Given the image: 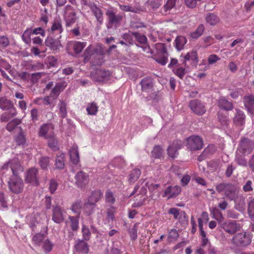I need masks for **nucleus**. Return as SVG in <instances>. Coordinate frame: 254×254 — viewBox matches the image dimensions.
<instances>
[{
  "label": "nucleus",
  "instance_id": "obj_28",
  "mask_svg": "<svg viewBox=\"0 0 254 254\" xmlns=\"http://www.w3.org/2000/svg\"><path fill=\"white\" fill-rule=\"evenodd\" d=\"M218 106L221 108L227 111L231 110L233 108L232 103L228 101L225 98L222 97L218 100Z\"/></svg>",
  "mask_w": 254,
  "mask_h": 254
},
{
  "label": "nucleus",
  "instance_id": "obj_20",
  "mask_svg": "<svg viewBox=\"0 0 254 254\" xmlns=\"http://www.w3.org/2000/svg\"><path fill=\"white\" fill-rule=\"evenodd\" d=\"M246 116L244 112L239 110L236 109V112L233 119L234 124L236 126H242L245 123Z\"/></svg>",
  "mask_w": 254,
  "mask_h": 254
},
{
  "label": "nucleus",
  "instance_id": "obj_45",
  "mask_svg": "<svg viewBox=\"0 0 254 254\" xmlns=\"http://www.w3.org/2000/svg\"><path fill=\"white\" fill-rule=\"evenodd\" d=\"M70 222V227L73 231H76L78 228L79 218L78 217L69 216Z\"/></svg>",
  "mask_w": 254,
  "mask_h": 254
},
{
  "label": "nucleus",
  "instance_id": "obj_5",
  "mask_svg": "<svg viewBox=\"0 0 254 254\" xmlns=\"http://www.w3.org/2000/svg\"><path fill=\"white\" fill-rule=\"evenodd\" d=\"M111 75L109 70L97 69L90 73L92 79L94 81L102 82L107 80Z\"/></svg>",
  "mask_w": 254,
  "mask_h": 254
},
{
  "label": "nucleus",
  "instance_id": "obj_40",
  "mask_svg": "<svg viewBox=\"0 0 254 254\" xmlns=\"http://www.w3.org/2000/svg\"><path fill=\"white\" fill-rule=\"evenodd\" d=\"M210 214L213 219H216L220 222L223 219L222 213L216 207L213 208L210 210Z\"/></svg>",
  "mask_w": 254,
  "mask_h": 254
},
{
  "label": "nucleus",
  "instance_id": "obj_1",
  "mask_svg": "<svg viewBox=\"0 0 254 254\" xmlns=\"http://www.w3.org/2000/svg\"><path fill=\"white\" fill-rule=\"evenodd\" d=\"M13 175L10 177L7 182L9 190L14 194H19L24 188L23 180L18 176L17 170L11 168Z\"/></svg>",
  "mask_w": 254,
  "mask_h": 254
},
{
  "label": "nucleus",
  "instance_id": "obj_35",
  "mask_svg": "<svg viewBox=\"0 0 254 254\" xmlns=\"http://www.w3.org/2000/svg\"><path fill=\"white\" fill-rule=\"evenodd\" d=\"M184 59L185 61H192L195 65H196L198 62L197 54L195 51L193 50L187 53L184 57Z\"/></svg>",
  "mask_w": 254,
  "mask_h": 254
},
{
  "label": "nucleus",
  "instance_id": "obj_47",
  "mask_svg": "<svg viewBox=\"0 0 254 254\" xmlns=\"http://www.w3.org/2000/svg\"><path fill=\"white\" fill-rule=\"evenodd\" d=\"M131 34L139 43L145 44L147 43V38L144 35H141L138 32H131Z\"/></svg>",
  "mask_w": 254,
  "mask_h": 254
},
{
  "label": "nucleus",
  "instance_id": "obj_26",
  "mask_svg": "<svg viewBox=\"0 0 254 254\" xmlns=\"http://www.w3.org/2000/svg\"><path fill=\"white\" fill-rule=\"evenodd\" d=\"M96 207V204H94L93 202L87 201L84 203L83 212L85 215L90 216L94 212Z\"/></svg>",
  "mask_w": 254,
  "mask_h": 254
},
{
  "label": "nucleus",
  "instance_id": "obj_60",
  "mask_svg": "<svg viewBox=\"0 0 254 254\" xmlns=\"http://www.w3.org/2000/svg\"><path fill=\"white\" fill-rule=\"evenodd\" d=\"M229 185L230 184L228 183H220L216 186V190L219 193L221 192H225Z\"/></svg>",
  "mask_w": 254,
  "mask_h": 254
},
{
  "label": "nucleus",
  "instance_id": "obj_44",
  "mask_svg": "<svg viewBox=\"0 0 254 254\" xmlns=\"http://www.w3.org/2000/svg\"><path fill=\"white\" fill-rule=\"evenodd\" d=\"M83 239L85 241H89L91 238V232L88 226L82 225L81 230Z\"/></svg>",
  "mask_w": 254,
  "mask_h": 254
},
{
  "label": "nucleus",
  "instance_id": "obj_52",
  "mask_svg": "<svg viewBox=\"0 0 254 254\" xmlns=\"http://www.w3.org/2000/svg\"><path fill=\"white\" fill-rule=\"evenodd\" d=\"M86 110L89 115H95L98 111V106L95 103H91L88 105Z\"/></svg>",
  "mask_w": 254,
  "mask_h": 254
},
{
  "label": "nucleus",
  "instance_id": "obj_61",
  "mask_svg": "<svg viewBox=\"0 0 254 254\" xmlns=\"http://www.w3.org/2000/svg\"><path fill=\"white\" fill-rule=\"evenodd\" d=\"M105 198L106 201L109 203L113 204L115 202V198L113 196V194L112 192L110 190L106 192L105 194Z\"/></svg>",
  "mask_w": 254,
  "mask_h": 254
},
{
  "label": "nucleus",
  "instance_id": "obj_36",
  "mask_svg": "<svg viewBox=\"0 0 254 254\" xmlns=\"http://www.w3.org/2000/svg\"><path fill=\"white\" fill-rule=\"evenodd\" d=\"M101 194L102 193L100 190H95L92 192L87 201L90 202H93L94 204H96V203L101 198Z\"/></svg>",
  "mask_w": 254,
  "mask_h": 254
},
{
  "label": "nucleus",
  "instance_id": "obj_4",
  "mask_svg": "<svg viewBox=\"0 0 254 254\" xmlns=\"http://www.w3.org/2000/svg\"><path fill=\"white\" fill-rule=\"evenodd\" d=\"M254 149V142L246 138L242 139L238 146L237 151L244 155H248L252 153Z\"/></svg>",
  "mask_w": 254,
  "mask_h": 254
},
{
  "label": "nucleus",
  "instance_id": "obj_58",
  "mask_svg": "<svg viewBox=\"0 0 254 254\" xmlns=\"http://www.w3.org/2000/svg\"><path fill=\"white\" fill-rule=\"evenodd\" d=\"M58 186V183L55 179L51 180L49 182V187L50 192L54 193L57 189Z\"/></svg>",
  "mask_w": 254,
  "mask_h": 254
},
{
  "label": "nucleus",
  "instance_id": "obj_13",
  "mask_svg": "<svg viewBox=\"0 0 254 254\" xmlns=\"http://www.w3.org/2000/svg\"><path fill=\"white\" fill-rule=\"evenodd\" d=\"M106 15L108 16L109 24L116 26L120 24L123 18L122 15L116 14L112 10H108L106 12Z\"/></svg>",
  "mask_w": 254,
  "mask_h": 254
},
{
  "label": "nucleus",
  "instance_id": "obj_39",
  "mask_svg": "<svg viewBox=\"0 0 254 254\" xmlns=\"http://www.w3.org/2000/svg\"><path fill=\"white\" fill-rule=\"evenodd\" d=\"M93 55H94L93 48L91 46H89L85 49L83 54L84 62L86 63L88 62L90 60L91 57Z\"/></svg>",
  "mask_w": 254,
  "mask_h": 254
},
{
  "label": "nucleus",
  "instance_id": "obj_10",
  "mask_svg": "<svg viewBox=\"0 0 254 254\" xmlns=\"http://www.w3.org/2000/svg\"><path fill=\"white\" fill-rule=\"evenodd\" d=\"M65 211L59 205L54 206L52 210V220L58 224L64 219Z\"/></svg>",
  "mask_w": 254,
  "mask_h": 254
},
{
  "label": "nucleus",
  "instance_id": "obj_38",
  "mask_svg": "<svg viewBox=\"0 0 254 254\" xmlns=\"http://www.w3.org/2000/svg\"><path fill=\"white\" fill-rule=\"evenodd\" d=\"M59 114L61 118L64 119L67 116L66 104L63 101H60L58 105Z\"/></svg>",
  "mask_w": 254,
  "mask_h": 254
},
{
  "label": "nucleus",
  "instance_id": "obj_50",
  "mask_svg": "<svg viewBox=\"0 0 254 254\" xmlns=\"http://www.w3.org/2000/svg\"><path fill=\"white\" fill-rule=\"evenodd\" d=\"M81 200H76L73 203L71 206V210L75 213L77 214L78 215L80 214L81 208Z\"/></svg>",
  "mask_w": 254,
  "mask_h": 254
},
{
  "label": "nucleus",
  "instance_id": "obj_32",
  "mask_svg": "<svg viewBox=\"0 0 254 254\" xmlns=\"http://www.w3.org/2000/svg\"><path fill=\"white\" fill-rule=\"evenodd\" d=\"M206 22L210 25H215L220 21L219 18L214 13H209L206 14L205 17Z\"/></svg>",
  "mask_w": 254,
  "mask_h": 254
},
{
  "label": "nucleus",
  "instance_id": "obj_8",
  "mask_svg": "<svg viewBox=\"0 0 254 254\" xmlns=\"http://www.w3.org/2000/svg\"><path fill=\"white\" fill-rule=\"evenodd\" d=\"M74 178L76 185L81 189L85 188L89 182L88 174L81 171L77 173Z\"/></svg>",
  "mask_w": 254,
  "mask_h": 254
},
{
  "label": "nucleus",
  "instance_id": "obj_37",
  "mask_svg": "<svg viewBox=\"0 0 254 254\" xmlns=\"http://www.w3.org/2000/svg\"><path fill=\"white\" fill-rule=\"evenodd\" d=\"M187 42L186 38L183 36H178L175 40V46L176 49L178 51H180L183 49L184 46Z\"/></svg>",
  "mask_w": 254,
  "mask_h": 254
},
{
  "label": "nucleus",
  "instance_id": "obj_42",
  "mask_svg": "<svg viewBox=\"0 0 254 254\" xmlns=\"http://www.w3.org/2000/svg\"><path fill=\"white\" fill-rule=\"evenodd\" d=\"M34 103L38 105H49L50 106L53 107V106L52 105V103L50 101V96H46L44 98H39L34 100Z\"/></svg>",
  "mask_w": 254,
  "mask_h": 254
},
{
  "label": "nucleus",
  "instance_id": "obj_63",
  "mask_svg": "<svg viewBox=\"0 0 254 254\" xmlns=\"http://www.w3.org/2000/svg\"><path fill=\"white\" fill-rule=\"evenodd\" d=\"M130 238L132 240H134L137 237V229L136 225H134L132 228L129 231Z\"/></svg>",
  "mask_w": 254,
  "mask_h": 254
},
{
  "label": "nucleus",
  "instance_id": "obj_24",
  "mask_svg": "<svg viewBox=\"0 0 254 254\" xmlns=\"http://www.w3.org/2000/svg\"><path fill=\"white\" fill-rule=\"evenodd\" d=\"M176 0H167L166 3L161 9V12L163 15H167L171 9L175 5Z\"/></svg>",
  "mask_w": 254,
  "mask_h": 254
},
{
  "label": "nucleus",
  "instance_id": "obj_15",
  "mask_svg": "<svg viewBox=\"0 0 254 254\" xmlns=\"http://www.w3.org/2000/svg\"><path fill=\"white\" fill-rule=\"evenodd\" d=\"M222 227L229 234H233L239 230L240 226L236 221H233L224 222Z\"/></svg>",
  "mask_w": 254,
  "mask_h": 254
},
{
  "label": "nucleus",
  "instance_id": "obj_3",
  "mask_svg": "<svg viewBox=\"0 0 254 254\" xmlns=\"http://www.w3.org/2000/svg\"><path fill=\"white\" fill-rule=\"evenodd\" d=\"M38 172L39 170L37 168L32 167L28 169L25 173V182L32 186H39Z\"/></svg>",
  "mask_w": 254,
  "mask_h": 254
},
{
  "label": "nucleus",
  "instance_id": "obj_25",
  "mask_svg": "<svg viewBox=\"0 0 254 254\" xmlns=\"http://www.w3.org/2000/svg\"><path fill=\"white\" fill-rule=\"evenodd\" d=\"M119 6L120 9L124 11L139 13V11L141 10L140 6L137 4H135L134 6H131L129 5H123L119 4Z\"/></svg>",
  "mask_w": 254,
  "mask_h": 254
},
{
  "label": "nucleus",
  "instance_id": "obj_18",
  "mask_svg": "<svg viewBox=\"0 0 254 254\" xmlns=\"http://www.w3.org/2000/svg\"><path fill=\"white\" fill-rule=\"evenodd\" d=\"M234 201V208L242 212L245 210L246 206L245 197L243 195H239L238 194L233 200Z\"/></svg>",
  "mask_w": 254,
  "mask_h": 254
},
{
  "label": "nucleus",
  "instance_id": "obj_23",
  "mask_svg": "<svg viewBox=\"0 0 254 254\" xmlns=\"http://www.w3.org/2000/svg\"><path fill=\"white\" fill-rule=\"evenodd\" d=\"M48 146L54 151L59 150V145L57 138L54 135H50L47 138Z\"/></svg>",
  "mask_w": 254,
  "mask_h": 254
},
{
  "label": "nucleus",
  "instance_id": "obj_43",
  "mask_svg": "<svg viewBox=\"0 0 254 254\" xmlns=\"http://www.w3.org/2000/svg\"><path fill=\"white\" fill-rule=\"evenodd\" d=\"M86 46V42H76L73 44V49L75 53L79 54Z\"/></svg>",
  "mask_w": 254,
  "mask_h": 254
},
{
  "label": "nucleus",
  "instance_id": "obj_46",
  "mask_svg": "<svg viewBox=\"0 0 254 254\" xmlns=\"http://www.w3.org/2000/svg\"><path fill=\"white\" fill-rule=\"evenodd\" d=\"M204 30V25L200 24L195 31L191 33L190 36L192 38L197 39L203 34Z\"/></svg>",
  "mask_w": 254,
  "mask_h": 254
},
{
  "label": "nucleus",
  "instance_id": "obj_27",
  "mask_svg": "<svg viewBox=\"0 0 254 254\" xmlns=\"http://www.w3.org/2000/svg\"><path fill=\"white\" fill-rule=\"evenodd\" d=\"M54 129V127L51 124H46L42 125L40 129L39 135L45 138L48 137L47 134Z\"/></svg>",
  "mask_w": 254,
  "mask_h": 254
},
{
  "label": "nucleus",
  "instance_id": "obj_19",
  "mask_svg": "<svg viewBox=\"0 0 254 254\" xmlns=\"http://www.w3.org/2000/svg\"><path fill=\"white\" fill-rule=\"evenodd\" d=\"M181 147V142L179 141H175L172 145L168 147L167 149L169 156L173 158L176 157L178 154V150Z\"/></svg>",
  "mask_w": 254,
  "mask_h": 254
},
{
  "label": "nucleus",
  "instance_id": "obj_48",
  "mask_svg": "<svg viewBox=\"0 0 254 254\" xmlns=\"http://www.w3.org/2000/svg\"><path fill=\"white\" fill-rule=\"evenodd\" d=\"M21 121L18 119H15L9 122L6 127V128L9 131H12L19 124Z\"/></svg>",
  "mask_w": 254,
  "mask_h": 254
},
{
  "label": "nucleus",
  "instance_id": "obj_33",
  "mask_svg": "<svg viewBox=\"0 0 254 254\" xmlns=\"http://www.w3.org/2000/svg\"><path fill=\"white\" fill-rule=\"evenodd\" d=\"M56 167L60 170L63 169L64 167V154L60 153L56 156L55 160Z\"/></svg>",
  "mask_w": 254,
  "mask_h": 254
},
{
  "label": "nucleus",
  "instance_id": "obj_62",
  "mask_svg": "<svg viewBox=\"0 0 254 254\" xmlns=\"http://www.w3.org/2000/svg\"><path fill=\"white\" fill-rule=\"evenodd\" d=\"M242 89L241 88H237L232 90L230 94V96L234 99H237L240 95H242Z\"/></svg>",
  "mask_w": 254,
  "mask_h": 254
},
{
  "label": "nucleus",
  "instance_id": "obj_7",
  "mask_svg": "<svg viewBox=\"0 0 254 254\" xmlns=\"http://www.w3.org/2000/svg\"><path fill=\"white\" fill-rule=\"evenodd\" d=\"M203 147L202 139L198 136L193 135L188 139L187 147L190 150H197Z\"/></svg>",
  "mask_w": 254,
  "mask_h": 254
},
{
  "label": "nucleus",
  "instance_id": "obj_21",
  "mask_svg": "<svg viewBox=\"0 0 254 254\" xmlns=\"http://www.w3.org/2000/svg\"><path fill=\"white\" fill-rule=\"evenodd\" d=\"M225 196L230 201H232L238 195V192L236 188L234 185L230 184L229 187L227 188L225 193Z\"/></svg>",
  "mask_w": 254,
  "mask_h": 254
},
{
  "label": "nucleus",
  "instance_id": "obj_41",
  "mask_svg": "<svg viewBox=\"0 0 254 254\" xmlns=\"http://www.w3.org/2000/svg\"><path fill=\"white\" fill-rule=\"evenodd\" d=\"M163 154V150L159 145L155 146L151 152V156L155 159H159Z\"/></svg>",
  "mask_w": 254,
  "mask_h": 254
},
{
  "label": "nucleus",
  "instance_id": "obj_22",
  "mask_svg": "<svg viewBox=\"0 0 254 254\" xmlns=\"http://www.w3.org/2000/svg\"><path fill=\"white\" fill-rule=\"evenodd\" d=\"M69 154L71 162L74 164H77L79 161L77 146L73 145L69 151Z\"/></svg>",
  "mask_w": 254,
  "mask_h": 254
},
{
  "label": "nucleus",
  "instance_id": "obj_2",
  "mask_svg": "<svg viewBox=\"0 0 254 254\" xmlns=\"http://www.w3.org/2000/svg\"><path fill=\"white\" fill-rule=\"evenodd\" d=\"M64 19L66 26H71L77 19L76 13L74 8L70 5H66L64 10Z\"/></svg>",
  "mask_w": 254,
  "mask_h": 254
},
{
  "label": "nucleus",
  "instance_id": "obj_34",
  "mask_svg": "<svg viewBox=\"0 0 254 254\" xmlns=\"http://www.w3.org/2000/svg\"><path fill=\"white\" fill-rule=\"evenodd\" d=\"M140 174L141 171L139 169H133L129 175L128 182L130 184L134 183L139 178Z\"/></svg>",
  "mask_w": 254,
  "mask_h": 254
},
{
  "label": "nucleus",
  "instance_id": "obj_56",
  "mask_svg": "<svg viewBox=\"0 0 254 254\" xmlns=\"http://www.w3.org/2000/svg\"><path fill=\"white\" fill-rule=\"evenodd\" d=\"M162 2L163 0H149L147 3L152 8L156 9L162 4Z\"/></svg>",
  "mask_w": 254,
  "mask_h": 254
},
{
  "label": "nucleus",
  "instance_id": "obj_16",
  "mask_svg": "<svg viewBox=\"0 0 254 254\" xmlns=\"http://www.w3.org/2000/svg\"><path fill=\"white\" fill-rule=\"evenodd\" d=\"M244 105L249 113L254 115V95H249L243 98Z\"/></svg>",
  "mask_w": 254,
  "mask_h": 254
},
{
  "label": "nucleus",
  "instance_id": "obj_30",
  "mask_svg": "<svg viewBox=\"0 0 254 254\" xmlns=\"http://www.w3.org/2000/svg\"><path fill=\"white\" fill-rule=\"evenodd\" d=\"M245 155H244V154L236 151L235 161L239 165L244 167L247 166V162L245 157Z\"/></svg>",
  "mask_w": 254,
  "mask_h": 254
},
{
  "label": "nucleus",
  "instance_id": "obj_55",
  "mask_svg": "<svg viewBox=\"0 0 254 254\" xmlns=\"http://www.w3.org/2000/svg\"><path fill=\"white\" fill-rule=\"evenodd\" d=\"M218 118L222 126L225 127L227 126L228 125L229 120L228 117L226 115H223L220 112H218Z\"/></svg>",
  "mask_w": 254,
  "mask_h": 254
},
{
  "label": "nucleus",
  "instance_id": "obj_12",
  "mask_svg": "<svg viewBox=\"0 0 254 254\" xmlns=\"http://www.w3.org/2000/svg\"><path fill=\"white\" fill-rule=\"evenodd\" d=\"M90 8L93 15L96 17L97 21L100 24L103 23V12L101 8L94 2H89L87 4Z\"/></svg>",
  "mask_w": 254,
  "mask_h": 254
},
{
  "label": "nucleus",
  "instance_id": "obj_9",
  "mask_svg": "<svg viewBox=\"0 0 254 254\" xmlns=\"http://www.w3.org/2000/svg\"><path fill=\"white\" fill-rule=\"evenodd\" d=\"M86 241L77 239L74 245V250L80 254H87L89 251V246Z\"/></svg>",
  "mask_w": 254,
  "mask_h": 254
},
{
  "label": "nucleus",
  "instance_id": "obj_53",
  "mask_svg": "<svg viewBox=\"0 0 254 254\" xmlns=\"http://www.w3.org/2000/svg\"><path fill=\"white\" fill-rule=\"evenodd\" d=\"M32 34L31 33V30L30 29H27L26 30L22 36V40L26 44H29L31 43V35Z\"/></svg>",
  "mask_w": 254,
  "mask_h": 254
},
{
  "label": "nucleus",
  "instance_id": "obj_29",
  "mask_svg": "<svg viewBox=\"0 0 254 254\" xmlns=\"http://www.w3.org/2000/svg\"><path fill=\"white\" fill-rule=\"evenodd\" d=\"M64 88V87L63 83L61 82L57 83L55 86L52 89L50 96L54 98H57Z\"/></svg>",
  "mask_w": 254,
  "mask_h": 254
},
{
  "label": "nucleus",
  "instance_id": "obj_51",
  "mask_svg": "<svg viewBox=\"0 0 254 254\" xmlns=\"http://www.w3.org/2000/svg\"><path fill=\"white\" fill-rule=\"evenodd\" d=\"M50 162V158L48 157H42L39 161V163L43 170L47 169Z\"/></svg>",
  "mask_w": 254,
  "mask_h": 254
},
{
  "label": "nucleus",
  "instance_id": "obj_59",
  "mask_svg": "<svg viewBox=\"0 0 254 254\" xmlns=\"http://www.w3.org/2000/svg\"><path fill=\"white\" fill-rule=\"evenodd\" d=\"M52 31L57 30L59 33H62L63 31L62 25L60 21H55L51 27Z\"/></svg>",
  "mask_w": 254,
  "mask_h": 254
},
{
  "label": "nucleus",
  "instance_id": "obj_6",
  "mask_svg": "<svg viewBox=\"0 0 254 254\" xmlns=\"http://www.w3.org/2000/svg\"><path fill=\"white\" fill-rule=\"evenodd\" d=\"M189 107L193 113L197 115H202L206 112L205 105L198 99L191 100L189 103Z\"/></svg>",
  "mask_w": 254,
  "mask_h": 254
},
{
  "label": "nucleus",
  "instance_id": "obj_14",
  "mask_svg": "<svg viewBox=\"0 0 254 254\" xmlns=\"http://www.w3.org/2000/svg\"><path fill=\"white\" fill-rule=\"evenodd\" d=\"M140 84L142 92L149 93L153 91L154 84L152 78L146 77L141 80Z\"/></svg>",
  "mask_w": 254,
  "mask_h": 254
},
{
  "label": "nucleus",
  "instance_id": "obj_57",
  "mask_svg": "<svg viewBox=\"0 0 254 254\" xmlns=\"http://www.w3.org/2000/svg\"><path fill=\"white\" fill-rule=\"evenodd\" d=\"M53 245L49 240L47 239L44 242L43 248L46 253L51 252L53 249Z\"/></svg>",
  "mask_w": 254,
  "mask_h": 254
},
{
  "label": "nucleus",
  "instance_id": "obj_17",
  "mask_svg": "<svg viewBox=\"0 0 254 254\" xmlns=\"http://www.w3.org/2000/svg\"><path fill=\"white\" fill-rule=\"evenodd\" d=\"M45 43L46 46L53 51L59 50L62 47L61 42L59 40L54 39L51 36H48L47 37Z\"/></svg>",
  "mask_w": 254,
  "mask_h": 254
},
{
  "label": "nucleus",
  "instance_id": "obj_64",
  "mask_svg": "<svg viewBox=\"0 0 254 254\" xmlns=\"http://www.w3.org/2000/svg\"><path fill=\"white\" fill-rule=\"evenodd\" d=\"M9 42L8 38L5 36H0V47L5 48L8 46Z\"/></svg>",
  "mask_w": 254,
  "mask_h": 254
},
{
  "label": "nucleus",
  "instance_id": "obj_11",
  "mask_svg": "<svg viewBox=\"0 0 254 254\" xmlns=\"http://www.w3.org/2000/svg\"><path fill=\"white\" fill-rule=\"evenodd\" d=\"M233 241L238 246H246L250 244L251 239L246 233H240L234 236Z\"/></svg>",
  "mask_w": 254,
  "mask_h": 254
},
{
  "label": "nucleus",
  "instance_id": "obj_49",
  "mask_svg": "<svg viewBox=\"0 0 254 254\" xmlns=\"http://www.w3.org/2000/svg\"><path fill=\"white\" fill-rule=\"evenodd\" d=\"M248 211L251 220L254 221V198H252L249 201Z\"/></svg>",
  "mask_w": 254,
  "mask_h": 254
},
{
  "label": "nucleus",
  "instance_id": "obj_54",
  "mask_svg": "<svg viewBox=\"0 0 254 254\" xmlns=\"http://www.w3.org/2000/svg\"><path fill=\"white\" fill-rule=\"evenodd\" d=\"M44 239V234L37 233L33 236L32 238V241L34 244L37 246H40Z\"/></svg>",
  "mask_w": 254,
  "mask_h": 254
},
{
  "label": "nucleus",
  "instance_id": "obj_31",
  "mask_svg": "<svg viewBox=\"0 0 254 254\" xmlns=\"http://www.w3.org/2000/svg\"><path fill=\"white\" fill-rule=\"evenodd\" d=\"M13 107L11 101L5 97L0 98V108L2 110H8Z\"/></svg>",
  "mask_w": 254,
  "mask_h": 254
}]
</instances>
